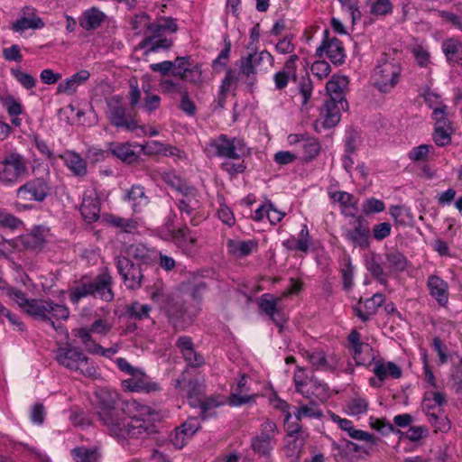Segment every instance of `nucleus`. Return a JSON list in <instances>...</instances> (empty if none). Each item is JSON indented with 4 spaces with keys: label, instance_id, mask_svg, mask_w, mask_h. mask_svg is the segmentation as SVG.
Wrapping results in <instances>:
<instances>
[{
    "label": "nucleus",
    "instance_id": "f257e3e1",
    "mask_svg": "<svg viewBox=\"0 0 462 462\" xmlns=\"http://www.w3.org/2000/svg\"><path fill=\"white\" fill-rule=\"evenodd\" d=\"M9 298L29 316L41 321L49 322L55 328L54 320H67L69 310L64 304L56 303L46 299H28L21 290H12Z\"/></svg>",
    "mask_w": 462,
    "mask_h": 462
},
{
    "label": "nucleus",
    "instance_id": "f03ea898",
    "mask_svg": "<svg viewBox=\"0 0 462 462\" xmlns=\"http://www.w3.org/2000/svg\"><path fill=\"white\" fill-rule=\"evenodd\" d=\"M95 410L101 422L113 436H123L125 430L122 422V407H119V394L106 388H99L95 393Z\"/></svg>",
    "mask_w": 462,
    "mask_h": 462
},
{
    "label": "nucleus",
    "instance_id": "7ed1b4c3",
    "mask_svg": "<svg viewBox=\"0 0 462 462\" xmlns=\"http://www.w3.org/2000/svg\"><path fill=\"white\" fill-rule=\"evenodd\" d=\"M122 422L125 430L123 436H116L118 439H125L126 436L136 437L148 432L152 422L160 420L159 414L151 407L142 404L135 400L125 401L122 405Z\"/></svg>",
    "mask_w": 462,
    "mask_h": 462
},
{
    "label": "nucleus",
    "instance_id": "20e7f679",
    "mask_svg": "<svg viewBox=\"0 0 462 462\" xmlns=\"http://www.w3.org/2000/svg\"><path fill=\"white\" fill-rule=\"evenodd\" d=\"M56 361L70 372L79 373L87 378L97 380L100 377L94 362L79 347L70 345L59 347L56 351Z\"/></svg>",
    "mask_w": 462,
    "mask_h": 462
},
{
    "label": "nucleus",
    "instance_id": "39448f33",
    "mask_svg": "<svg viewBox=\"0 0 462 462\" xmlns=\"http://www.w3.org/2000/svg\"><path fill=\"white\" fill-rule=\"evenodd\" d=\"M204 151L208 157L231 161H240L249 153L243 139L230 137L225 134L211 138L207 143Z\"/></svg>",
    "mask_w": 462,
    "mask_h": 462
},
{
    "label": "nucleus",
    "instance_id": "423d86ee",
    "mask_svg": "<svg viewBox=\"0 0 462 462\" xmlns=\"http://www.w3.org/2000/svg\"><path fill=\"white\" fill-rule=\"evenodd\" d=\"M402 71L401 64L394 59L379 60L372 74L374 88L381 93H391L400 83Z\"/></svg>",
    "mask_w": 462,
    "mask_h": 462
},
{
    "label": "nucleus",
    "instance_id": "0eeeda50",
    "mask_svg": "<svg viewBox=\"0 0 462 462\" xmlns=\"http://www.w3.org/2000/svg\"><path fill=\"white\" fill-rule=\"evenodd\" d=\"M179 196L180 198L176 199L175 204L181 219L189 222L194 226H199L203 219L201 215L202 201L199 190L196 187L190 186L189 188H186Z\"/></svg>",
    "mask_w": 462,
    "mask_h": 462
},
{
    "label": "nucleus",
    "instance_id": "6e6552de",
    "mask_svg": "<svg viewBox=\"0 0 462 462\" xmlns=\"http://www.w3.org/2000/svg\"><path fill=\"white\" fill-rule=\"evenodd\" d=\"M51 238L48 226H34L30 232L23 234L9 241V245L17 251H42Z\"/></svg>",
    "mask_w": 462,
    "mask_h": 462
},
{
    "label": "nucleus",
    "instance_id": "1a4fd4ad",
    "mask_svg": "<svg viewBox=\"0 0 462 462\" xmlns=\"http://www.w3.org/2000/svg\"><path fill=\"white\" fill-rule=\"evenodd\" d=\"M265 63L270 68L274 65V57L267 50L249 53L240 59L239 74L250 87H253L257 81V69L263 70V66ZM264 70L267 71L268 68Z\"/></svg>",
    "mask_w": 462,
    "mask_h": 462
},
{
    "label": "nucleus",
    "instance_id": "9d476101",
    "mask_svg": "<svg viewBox=\"0 0 462 462\" xmlns=\"http://www.w3.org/2000/svg\"><path fill=\"white\" fill-rule=\"evenodd\" d=\"M278 428L275 422L266 420L251 439V448L259 457H268L277 445Z\"/></svg>",
    "mask_w": 462,
    "mask_h": 462
},
{
    "label": "nucleus",
    "instance_id": "9b49d317",
    "mask_svg": "<svg viewBox=\"0 0 462 462\" xmlns=\"http://www.w3.org/2000/svg\"><path fill=\"white\" fill-rule=\"evenodd\" d=\"M322 415V411L314 402H310L309 404L300 405L294 412V417L297 421H300L303 418L320 419ZM300 430L301 426L299 422L288 426L289 431L286 436V445L288 448L291 449V455L299 453L302 447V442L298 443L296 438V434H298Z\"/></svg>",
    "mask_w": 462,
    "mask_h": 462
},
{
    "label": "nucleus",
    "instance_id": "f8f14e48",
    "mask_svg": "<svg viewBox=\"0 0 462 462\" xmlns=\"http://www.w3.org/2000/svg\"><path fill=\"white\" fill-rule=\"evenodd\" d=\"M27 173V162L20 153L11 152L0 161V181L5 185L16 183Z\"/></svg>",
    "mask_w": 462,
    "mask_h": 462
},
{
    "label": "nucleus",
    "instance_id": "ddd939ff",
    "mask_svg": "<svg viewBox=\"0 0 462 462\" xmlns=\"http://www.w3.org/2000/svg\"><path fill=\"white\" fill-rule=\"evenodd\" d=\"M315 55L319 58L326 56L336 66L343 64L346 59L342 42L336 37L330 38L328 30L323 32L322 42L317 48Z\"/></svg>",
    "mask_w": 462,
    "mask_h": 462
},
{
    "label": "nucleus",
    "instance_id": "4468645a",
    "mask_svg": "<svg viewBox=\"0 0 462 462\" xmlns=\"http://www.w3.org/2000/svg\"><path fill=\"white\" fill-rule=\"evenodd\" d=\"M116 265L128 289L137 290L142 286L143 275L139 264H134L127 257L117 256Z\"/></svg>",
    "mask_w": 462,
    "mask_h": 462
},
{
    "label": "nucleus",
    "instance_id": "2eb2a0df",
    "mask_svg": "<svg viewBox=\"0 0 462 462\" xmlns=\"http://www.w3.org/2000/svg\"><path fill=\"white\" fill-rule=\"evenodd\" d=\"M342 236L354 247L365 249L369 246L370 230L361 217H357L351 226L343 227Z\"/></svg>",
    "mask_w": 462,
    "mask_h": 462
},
{
    "label": "nucleus",
    "instance_id": "dca6fc26",
    "mask_svg": "<svg viewBox=\"0 0 462 462\" xmlns=\"http://www.w3.org/2000/svg\"><path fill=\"white\" fill-rule=\"evenodd\" d=\"M161 308L177 330L185 329L192 321V317L186 313L183 305L175 301L171 296L165 297Z\"/></svg>",
    "mask_w": 462,
    "mask_h": 462
},
{
    "label": "nucleus",
    "instance_id": "f3484780",
    "mask_svg": "<svg viewBox=\"0 0 462 462\" xmlns=\"http://www.w3.org/2000/svg\"><path fill=\"white\" fill-rule=\"evenodd\" d=\"M174 387L181 394L186 395L189 404L195 408L200 403L205 391V385L202 382L198 379L187 380L185 374H181L174 381Z\"/></svg>",
    "mask_w": 462,
    "mask_h": 462
},
{
    "label": "nucleus",
    "instance_id": "a211bd4d",
    "mask_svg": "<svg viewBox=\"0 0 462 462\" xmlns=\"http://www.w3.org/2000/svg\"><path fill=\"white\" fill-rule=\"evenodd\" d=\"M122 386L129 392L144 393H157L162 390L160 384L141 369H138L130 378L123 380Z\"/></svg>",
    "mask_w": 462,
    "mask_h": 462
},
{
    "label": "nucleus",
    "instance_id": "6ab92c4d",
    "mask_svg": "<svg viewBox=\"0 0 462 462\" xmlns=\"http://www.w3.org/2000/svg\"><path fill=\"white\" fill-rule=\"evenodd\" d=\"M49 192V186L43 179H33L16 189V197L21 200L43 201Z\"/></svg>",
    "mask_w": 462,
    "mask_h": 462
},
{
    "label": "nucleus",
    "instance_id": "aec40b11",
    "mask_svg": "<svg viewBox=\"0 0 462 462\" xmlns=\"http://www.w3.org/2000/svg\"><path fill=\"white\" fill-rule=\"evenodd\" d=\"M44 26L45 23L38 15L37 10L32 5H25L21 9L19 18L12 23L11 29L14 32L23 33L26 30H41Z\"/></svg>",
    "mask_w": 462,
    "mask_h": 462
},
{
    "label": "nucleus",
    "instance_id": "412c9836",
    "mask_svg": "<svg viewBox=\"0 0 462 462\" xmlns=\"http://www.w3.org/2000/svg\"><path fill=\"white\" fill-rule=\"evenodd\" d=\"M299 60L300 57L297 54L289 56L283 64V68L273 75L275 90L281 91L286 88L291 81L296 82Z\"/></svg>",
    "mask_w": 462,
    "mask_h": 462
},
{
    "label": "nucleus",
    "instance_id": "4be33fe9",
    "mask_svg": "<svg viewBox=\"0 0 462 462\" xmlns=\"http://www.w3.org/2000/svg\"><path fill=\"white\" fill-rule=\"evenodd\" d=\"M302 356L316 371L334 372L338 361L335 355H326L321 349L302 352Z\"/></svg>",
    "mask_w": 462,
    "mask_h": 462
},
{
    "label": "nucleus",
    "instance_id": "5701e85b",
    "mask_svg": "<svg viewBox=\"0 0 462 462\" xmlns=\"http://www.w3.org/2000/svg\"><path fill=\"white\" fill-rule=\"evenodd\" d=\"M107 105V116L113 125L125 128L128 131L137 130V122L126 116L125 107L120 105L118 100H110Z\"/></svg>",
    "mask_w": 462,
    "mask_h": 462
},
{
    "label": "nucleus",
    "instance_id": "b1692460",
    "mask_svg": "<svg viewBox=\"0 0 462 462\" xmlns=\"http://www.w3.org/2000/svg\"><path fill=\"white\" fill-rule=\"evenodd\" d=\"M171 240L185 254H193L198 250V237L186 225L172 231Z\"/></svg>",
    "mask_w": 462,
    "mask_h": 462
},
{
    "label": "nucleus",
    "instance_id": "393cba45",
    "mask_svg": "<svg viewBox=\"0 0 462 462\" xmlns=\"http://www.w3.org/2000/svg\"><path fill=\"white\" fill-rule=\"evenodd\" d=\"M348 83L346 76L334 75L326 85L327 93L330 97L329 100L337 101L343 110H347L348 108V103L344 97Z\"/></svg>",
    "mask_w": 462,
    "mask_h": 462
},
{
    "label": "nucleus",
    "instance_id": "a878e982",
    "mask_svg": "<svg viewBox=\"0 0 462 462\" xmlns=\"http://www.w3.org/2000/svg\"><path fill=\"white\" fill-rule=\"evenodd\" d=\"M250 387L247 383V376L242 374L236 386L231 389V393L227 399V403L231 407H239L254 402L256 394L249 393Z\"/></svg>",
    "mask_w": 462,
    "mask_h": 462
},
{
    "label": "nucleus",
    "instance_id": "bb28decb",
    "mask_svg": "<svg viewBox=\"0 0 462 462\" xmlns=\"http://www.w3.org/2000/svg\"><path fill=\"white\" fill-rule=\"evenodd\" d=\"M91 285L93 297L99 298L106 302L114 300L113 278L106 269L100 273L95 280L91 281Z\"/></svg>",
    "mask_w": 462,
    "mask_h": 462
},
{
    "label": "nucleus",
    "instance_id": "cd10ccee",
    "mask_svg": "<svg viewBox=\"0 0 462 462\" xmlns=\"http://www.w3.org/2000/svg\"><path fill=\"white\" fill-rule=\"evenodd\" d=\"M278 300L279 299L274 298L273 295L264 293L259 299L258 306L273 323L282 327L286 319L282 310L278 308Z\"/></svg>",
    "mask_w": 462,
    "mask_h": 462
},
{
    "label": "nucleus",
    "instance_id": "c85d7f7f",
    "mask_svg": "<svg viewBox=\"0 0 462 462\" xmlns=\"http://www.w3.org/2000/svg\"><path fill=\"white\" fill-rule=\"evenodd\" d=\"M80 213L85 221L96 222L100 214V199L94 190H88L84 193L80 206Z\"/></svg>",
    "mask_w": 462,
    "mask_h": 462
},
{
    "label": "nucleus",
    "instance_id": "c756f323",
    "mask_svg": "<svg viewBox=\"0 0 462 462\" xmlns=\"http://www.w3.org/2000/svg\"><path fill=\"white\" fill-rule=\"evenodd\" d=\"M427 287L430 295L439 304L445 307L448 301V283L438 275H430L427 279Z\"/></svg>",
    "mask_w": 462,
    "mask_h": 462
},
{
    "label": "nucleus",
    "instance_id": "7c9ffc66",
    "mask_svg": "<svg viewBox=\"0 0 462 462\" xmlns=\"http://www.w3.org/2000/svg\"><path fill=\"white\" fill-rule=\"evenodd\" d=\"M89 78V71L87 69H81L60 82L56 88V94L73 96L77 93L79 87L85 84Z\"/></svg>",
    "mask_w": 462,
    "mask_h": 462
},
{
    "label": "nucleus",
    "instance_id": "2f4dec72",
    "mask_svg": "<svg viewBox=\"0 0 462 462\" xmlns=\"http://www.w3.org/2000/svg\"><path fill=\"white\" fill-rule=\"evenodd\" d=\"M258 247V240L254 238L247 240L228 239L226 241L227 254L236 258L246 257L256 252Z\"/></svg>",
    "mask_w": 462,
    "mask_h": 462
},
{
    "label": "nucleus",
    "instance_id": "473e14b6",
    "mask_svg": "<svg viewBox=\"0 0 462 462\" xmlns=\"http://www.w3.org/2000/svg\"><path fill=\"white\" fill-rule=\"evenodd\" d=\"M124 199L128 202L135 213L142 212L150 202L144 188L139 184L133 185L128 189L124 195Z\"/></svg>",
    "mask_w": 462,
    "mask_h": 462
},
{
    "label": "nucleus",
    "instance_id": "72a5a7b5",
    "mask_svg": "<svg viewBox=\"0 0 462 462\" xmlns=\"http://www.w3.org/2000/svg\"><path fill=\"white\" fill-rule=\"evenodd\" d=\"M131 257L141 263L149 264L154 262L158 257V252L153 248H149L142 243L130 245L126 248V256Z\"/></svg>",
    "mask_w": 462,
    "mask_h": 462
},
{
    "label": "nucleus",
    "instance_id": "f704fd0d",
    "mask_svg": "<svg viewBox=\"0 0 462 462\" xmlns=\"http://www.w3.org/2000/svg\"><path fill=\"white\" fill-rule=\"evenodd\" d=\"M106 15L99 8L93 6L85 10L79 18V23L85 31L96 30L105 22Z\"/></svg>",
    "mask_w": 462,
    "mask_h": 462
},
{
    "label": "nucleus",
    "instance_id": "c9c22d12",
    "mask_svg": "<svg viewBox=\"0 0 462 462\" xmlns=\"http://www.w3.org/2000/svg\"><path fill=\"white\" fill-rule=\"evenodd\" d=\"M384 300L385 298L382 293H374L364 302L365 311L362 310V302L359 301L354 308L355 313L362 321H367L372 315L377 312Z\"/></svg>",
    "mask_w": 462,
    "mask_h": 462
},
{
    "label": "nucleus",
    "instance_id": "e433bc0d",
    "mask_svg": "<svg viewBox=\"0 0 462 462\" xmlns=\"http://www.w3.org/2000/svg\"><path fill=\"white\" fill-rule=\"evenodd\" d=\"M67 168L78 177H84L88 172L87 162L81 155L74 151H65L59 156Z\"/></svg>",
    "mask_w": 462,
    "mask_h": 462
},
{
    "label": "nucleus",
    "instance_id": "4c0bfd02",
    "mask_svg": "<svg viewBox=\"0 0 462 462\" xmlns=\"http://www.w3.org/2000/svg\"><path fill=\"white\" fill-rule=\"evenodd\" d=\"M373 372L380 383H383L390 377L399 379L402 374L401 367L391 361L384 362L382 360L374 362Z\"/></svg>",
    "mask_w": 462,
    "mask_h": 462
},
{
    "label": "nucleus",
    "instance_id": "58836bf2",
    "mask_svg": "<svg viewBox=\"0 0 462 462\" xmlns=\"http://www.w3.org/2000/svg\"><path fill=\"white\" fill-rule=\"evenodd\" d=\"M173 44L171 39L162 37V33H149L140 42V47L145 53L157 52L160 50L170 49Z\"/></svg>",
    "mask_w": 462,
    "mask_h": 462
},
{
    "label": "nucleus",
    "instance_id": "ea45409f",
    "mask_svg": "<svg viewBox=\"0 0 462 462\" xmlns=\"http://www.w3.org/2000/svg\"><path fill=\"white\" fill-rule=\"evenodd\" d=\"M442 51L450 65L462 66V41L457 38L446 39L442 43Z\"/></svg>",
    "mask_w": 462,
    "mask_h": 462
},
{
    "label": "nucleus",
    "instance_id": "a19ab883",
    "mask_svg": "<svg viewBox=\"0 0 462 462\" xmlns=\"http://www.w3.org/2000/svg\"><path fill=\"white\" fill-rule=\"evenodd\" d=\"M337 425L341 430L346 431L349 437L354 439L365 441L371 446H376L378 444L379 439L376 436L367 431L355 429L353 422L347 419L342 418Z\"/></svg>",
    "mask_w": 462,
    "mask_h": 462
},
{
    "label": "nucleus",
    "instance_id": "79ce46f5",
    "mask_svg": "<svg viewBox=\"0 0 462 462\" xmlns=\"http://www.w3.org/2000/svg\"><path fill=\"white\" fill-rule=\"evenodd\" d=\"M1 103L11 117L12 124L14 126H20L22 119L19 118V116L24 114V108L21 101L14 96L8 95L1 98Z\"/></svg>",
    "mask_w": 462,
    "mask_h": 462
},
{
    "label": "nucleus",
    "instance_id": "37998d69",
    "mask_svg": "<svg viewBox=\"0 0 462 462\" xmlns=\"http://www.w3.org/2000/svg\"><path fill=\"white\" fill-rule=\"evenodd\" d=\"M339 104L334 100H327L321 109V116L323 117V125L325 128L334 127L341 118Z\"/></svg>",
    "mask_w": 462,
    "mask_h": 462
},
{
    "label": "nucleus",
    "instance_id": "c03bdc74",
    "mask_svg": "<svg viewBox=\"0 0 462 462\" xmlns=\"http://www.w3.org/2000/svg\"><path fill=\"white\" fill-rule=\"evenodd\" d=\"M302 396L308 399L314 397L320 402H326L329 396L328 387L326 383L312 375L307 387V393H302Z\"/></svg>",
    "mask_w": 462,
    "mask_h": 462
},
{
    "label": "nucleus",
    "instance_id": "a18cd8bd",
    "mask_svg": "<svg viewBox=\"0 0 462 462\" xmlns=\"http://www.w3.org/2000/svg\"><path fill=\"white\" fill-rule=\"evenodd\" d=\"M69 300L77 304L81 299L92 296L91 280L86 276L82 277L72 288L69 290Z\"/></svg>",
    "mask_w": 462,
    "mask_h": 462
},
{
    "label": "nucleus",
    "instance_id": "49530a36",
    "mask_svg": "<svg viewBox=\"0 0 462 462\" xmlns=\"http://www.w3.org/2000/svg\"><path fill=\"white\" fill-rule=\"evenodd\" d=\"M447 402V397L440 392L427 391L424 393L421 407L425 413L433 412L436 408Z\"/></svg>",
    "mask_w": 462,
    "mask_h": 462
},
{
    "label": "nucleus",
    "instance_id": "de8ad7c7",
    "mask_svg": "<svg viewBox=\"0 0 462 462\" xmlns=\"http://www.w3.org/2000/svg\"><path fill=\"white\" fill-rule=\"evenodd\" d=\"M349 347L356 365H364L365 362L361 358V355L365 348H369V345L361 341L360 333L354 329L348 335Z\"/></svg>",
    "mask_w": 462,
    "mask_h": 462
},
{
    "label": "nucleus",
    "instance_id": "09e8293b",
    "mask_svg": "<svg viewBox=\"0 0 462 462\" xmlns=\"http://www.w3.org/2000/svg\"><path fill=\"white\" fill-rule=\"evenodd\" d=\"M109 150L114 156L128 163L134 162L137 158L131 144L127 143H113L110 144Z\"/></svg>",
    "mask_w": 462,
    "mask_h": 462
},
{
    "label": "nucleus",
    "instance_id": "8fccbe9b",
    "mask_svg": "<svg viewBox=\"0 0 462 462\" xmlns=\"http://www.w3.org/2000/svg\"><path fill=\"white\" fill-rule=\"evenodd\" d=\"M71 457L74 462H98L99 453L97 448L77 447L71 449Z\"/></svg>",
    "mask_w": 462,
    "mask_h": 462
},
{
    "label": "nucleus",
    "instance_id": "3c124183",
    "mask_svg": "<svg viewBox=\"0 0 462 462\" xmlns=\"http://www.w3.org/2000/svg\"><path fill=\"white\" fill-rule=\"evenodd\" d=\"M152 33H174L179 30L176 20L170 16H162L158 18L152 25Z\"/></svg>",
    "mask_w": 462,
    "mask_h": 462
},
{
    "label": "nucleus",
    "instance_id": "603ef678",
    "mask_svg": "<svg viewBox=\"0 0 462 462\" xmlns=\"http://www.w3.org/2000/svg\"><path fill=\"white\" fill-rule=\"evenodd\" d=\"M73 334L76 337L79 338L85 349L95 355L97 349H99V344H97L92 337V332L86 328H79L73 330Z\"/></svg>",
    "mask_w": 462,
    "mask_h": 462
},
{
    "label": "nucleus",
    "instance_id": "864d4df0",
    "mask_svg": "<svg viewBox=\"0 0 462 462\" xmlns=\"http://www.w3.org/2000/svg\"><path fill=\"white\" fill-rule=\"evenodd\" d=\"M151 310L150 305L134 301L126 307L125 313L129 319L142 320L149 318Z\"/></svg>",
    "mask_w": 462,
    "mask_h": 462
},
{
    "label": "nucleus",
    "instance_id": "5fc2aeb1",
    "mask_svg": "<svg viewBox=\"0 0 462 462\" xmlns=\"http://www.w3.org/2000/svg\"><path fill=\"white\" fill-rule=\"evenodd\" d=\"M151 17L146 13L136 14L132 20V28L136 34H144L145 36L152 33Z\"/></svg>",
    "mask_w": 462,
    "mask_h": 462
},
{
    "label": "nucleus",
    "instance_id": "6e6d98bb",
    "mask_svg": "<svg viewBox=\"0 0 462 462\" xmlns=\"http://www.w3.org/2000/svg\"><path fill=\"white\" fill-rule=\"evenodd\" d=\"M369 12L373 16H385L393 13V3L391 0H367Z\"/></svg>",
    "mask_w": 462,
    "mask_h": 462
},
{
    "label": "nucleus",
    "instance_id": "4d7b16f0",
    "mask_svg": "<svg viewBox=\"0 0 462 462\" xmlns=\"http://www.w3.org/2000/svg\"><path fill=\"white\" fill-rule=\"evenodd\" d=\"M385 258V265L392 272H402L407 266V259L400 252L388 253Z\"/></svg>",
    "mask_w": 462,
    "mask_h": 462
},
{
    "label": "nucleus",
    "instance_id": "13d9d810",
    "mask_svg": "<svg viewBox=\"0 0 462 462\" xmlns=\"http://www.w3.org/2000/svg\"><path fill=\"white\" fill-rule=\"evenodd\" d=\"M226 402L227 401L225 398L212 395L206 398L202 397L200 403L197 407L201 409V416L203 419H206L211 410L223 406Z\"/></svg>",
    "mask_w": 462,
    "mask_h": 462
},
{
    "label": "nucleus",
    "instance_id": "bf43d9fd",
    "mask_svg": "<svg viewBox=\"0 0 462 462\" xmlns=\"http://www.w3.org/2000/svg\"><path fill=\"white\" fill-rule=\"evenodd\" d=\"M310 376L307 374L305 368L297 366L293 374V383L297 393H307V387L310 384Z\"/></svg>",
    "mask_w": 462,
    "mask_h": 462
},
{
    "label": "nucleus",
    "instance_id": "052dcab7",
    "mask_svg": "<svg viewBox=\"0 0 462 462\" xmlns=\"http://www.w3.org/2000/svg\"><path fill=\"white\" fill-rule=\"evenodd\" d=\"M312 245V239L310 235L309 228L306 224L301 226V229L296 236L295 248L296 251L308 253Z\"/></svg>",
    "mask_w": 462,
    "mask_h": 462
},
{
    "label": "nucleus",
    "instance_id": "680f3d73",
    "mask_svg": "<svg viewBox=\"0 0 462 462\" xmlns=\"http://www.w3.org/2000/svg\"><path fill=\"white\" fill-rule=\"evenodd\" d=\"M389 213L394 221L400 225H407L412 220L410 209L403 206H392Z\"/></svg>",
    "mask_w": 462,
    "mask_h": 462
},
{
    "label": "nucleus",
    "instance_id": "e2e57ef3",
    "mask_svg": "<svg viewBox=\"0 0 462 462\" xmlns=\"http://www.w3.org/2000/svg\"><path fill=\"white\" fill-rule=\"evenodd\" d=\"M14 79L25 89H32L36 86V79L31 74L23 71L20 68L11 69Z\"/></svg>",
    "mask_w": 462,
    "mask_h": 462
},
{
    "label": "nucleus",
    "instance_id": "0e129e2a",
    "mask_svg": "<svg viewBox=\"0 0 462 462\" xmlns=\"http://www.w3.org/2000/svg\"><path fill=\"white\" fill-rule=\"evenodd\" d=\"M347 412L351 416H360L368 411V402L365 398L356 397L347 402Z\"/></svg>",
    "mask_w": 462,
    "mask_h": 462
},
{
    "label": "nucleus",
    "instance_id": "69168bd1",
    "mask_svg": "<svg viewBox=\"0 0 462 462\" xmlns=\"http://www.w3.org/2000/svg\"><path fill=\"white\" fill-rule=\"evenodd\" d=\"M302 150L304 158L306 160H311L316 157L320 151L319 142L317 138L307 135L302 144Z\"/></svg>",
    "mask_w": 462,
    "mask_h": 462
},
{
    "label": "nucleus",
    "instance_id": "338daca9",
    "mask_svg": "<svg viewBox=\"0 0 462 462\" xmlns=\"http://www.w3.org/2000/svg\"><path fill=\"white\" fill-rule=\"evenodd\" d=\"M411 53L420 67L426 68L430 63V55L428 48L425 46L421 44L414 45L411 49Z\"/></svg>",
    "mask_w": 462,
    "mask_h": 462
},
{
    "label": "nucleus",
    "instance_id": "774afa93",
    "mask_svg": "<svg viewBox=\"0 0 462 462\" xmlns=\"http://www.w3.org/2000/svg\"><path fill=\"white\" fill-rule=\"evenodd\" d=\"M429 422L435 427L436 431L447 432L450 430V422L447 416L439 415L435 412L426 413Z\"/></svg>",
    "mask_w": 462,
    "mask_h": 462
}]
</instances>
